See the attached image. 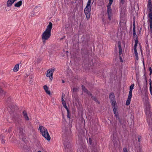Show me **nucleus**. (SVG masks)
<instances>
[{
    "instance_id": "nucleus-20",
    "label": "nucleus",
    "mask_w": 152,
    "mask_h": 152,
    "mask_svg": "<svg viewBox=\"0 0 152 152\" xmlns=\"http://www.w3.org/2000/svg\"><path fill=\"white\" fill-rule=\"evenodd\" d=\"M134 84H132L130 87V90L129 91V94L132 95V90L134 88Z\"/></svg>"
},
{
    "instance_id": "nucleus-21",
    "label": "nucleus",
    "mask_w": 152,
    "mask_h": 152,
    "mask_svg": "<svg viewBox=\"0 0 152 152\" xmlns=\"http://www.w3.org/2000/svg\"><path fill=\"white\" fill-rule=\"evenodd\" d=\"M19 68V64H16L13 69V70L15 72H17Z\"/></svg>"
},
{
    "instance_id": "nucleus-26",
    "label": "nucleus",
    "mask_w": 152,
    "mask_h": 152,
    "mask_svg": "<svg viewBox=\"0 0 152 152\" xmlns=\"http://www.w3.org/2000/svg\"><path fill=\"white\" fill-rule=\"evenodd\" d=\"M115 105L112 106L113 107V110L115 114L116 115V114H117V112H116V110L115 108Z\"/></svg>"
},
{
    "instance_id": "nucleus-6",
    "label": "nucleus",
    "mask_w": 152,
    "mask_h": 152,
    "mask_svg": "<svg viewBox=\"0 0 152 152\" xmlns=\"http://www.w3.org/2000/svg\"><path fill=\"white\" fill-rule=\"evenodd\" d=\"M91 6L86 5L84 10V12L87 19L90 17Z\"/></svg>"
},
{
    "instance_id": "nucleus-19",
    "label": "nucleus",
    "mask_w": 152,
    "mask_h": 152,
    "mask_svg": "<svg viewBox=\"0 0 152 152\" xmlns=\"http://www.w3.org/2000/svg\"><path fill=\"white\" fill-rule=\"evenodd\" d=\"M22 1L20 0L17 3L15 4L14 6L16 7H20L22 4Z\"/></svg>"
},
{
    "instance_id": "nucleus-25",
    "label": "nucleus",
    "mask_w": 152,
    "mask_h": 152,
    "mask_svg": "<svg viewBox=\"0 0 152 152\" xmlns=\"http://www.w3.org/2000/svg\"><path fill=\"white\" fill-rule=\"evenodd\" d=\"M135 44L134 46V49H137V46L138 43V40H134Z\"/></svg>"
},
{
    "instance_id": "nucleus-10",
    "label": "nucleus",
    "mask_w": 152,
    "mask_h": 152,
    "mask_svg": "<svg viewBox=\"0 0 152 152\" xmlns=\"http://www.w3.org/2000/svg\"><path fill=\"white\" fill-rule=\"evenodd\" d=\"M145 105V111L146 114L151 113H152L150 110V106L149 102L148 101H146Z\"/></svg>"
},
{
    "instance_id": "nucleus-54",
    "label": "nucleus",
    "mask_w": 152,
    "mask_h": 152,
    "mask_svg": "<svg viewBox=\"0 0 152 152\" xmlns=\"http://www.w3.org/2000/svg\"><path fill=\"white\" fill-rule=\"evenodd\" d=\"M122 53V51L121 52L119 51V55H121Z\"/></svg>"
},
{
    "instance_id": "nucleus-35",
    "label": "nucleus",
    "mask_w": 152,
    "mask_h": 152,
    "mask_svg": "<svg viewBox=\"0 0 152 152\" xmlns=\"http://www.w3.org/2000/svg\"><path fill=\"white\" fill-rule=\"evenodd\" d=\"M138 86L139 87L140 90L141 91L142 93L143 94V93L142 91V90H141V87H140V83H139L138 81Z\"/></svg>"
},
{
    "instance_id": "nucleus-51",
    "label": "nucleus",
    "mask_w": 152,
    "mask_h": 152,
    "mask_svg": "<svg viewBox=\"0 0 152 152\" xmlns=\"http://www.w3.org/2000/svg\"><path fill=\"white\" fill-rule=\"evenodd\" d=\"M148 3H152L151 0H148Z\"/></svg>"
},
{
    "instance_id": "nucleus-34",
    "label": "nucleus",
    "mask_w": 152,
    "mask_h": 152,
    "mask_svg": "<svg viewBox=\"0 0 152 152\" xmlns=\"http://www.w3.org/2000/svg\"><path fill=\"white\" fill-rule=\"evenodd\" d=\"M92 152H97V149L95 148H93L92 149Z\"/></svg>"
},
{
    "instance_id": "nucleus-8",
    "label": "nucleus",
    "mask_w": 152,
    "mask_h": 152,
    "mask_svg": "<svg viewBox=\"0 0 152 152\" xmlns=\"http://www.w3.org/2000/svg\"><path fill=\"white\" fill-rule=\"evenodd\" d=\"M116 118L118 119L119 121V123L118 124V126L124 128L125 127V123H126L125 121L123 118L119 117L118 116H117Z\"/></svg>"
},
{
    "instance_id": "nucleus-14",
    "label": "nucleus",
    "mask_w": 152,
    "mask_h": 152,
    "mask_svg": "<svg viewBox=\"0 0 152 152\" xmlns=\"http://www.w3.org/2000/svg\"><path fill=\"white\" fill-rule=\"evenodd\" d=\"M112 10L111 8H107V12L108 15V19L109 20H111V17L112 15Z\"/></svg>"
},
{
    "instance_id": "nucleus-56",
    "label": "nucleus",
    "mask_w": 152,
    "mask_h": 152,
    "mask_svg": "<svg viewBox=\"0 0 152 152\" xmlns=\"http://www.w3.org/2000/svg\"><path fill=\"white\" fill-rule=\"evenodd\" d=\"M62 83H65L64 81V80H62Z\"/></svg>"
},
{
    "instance_id": "nucleus-61",
    "label": "nucleus",
    "mask_w": 152,
    "mask_h": 152,
    "mask_svg": "<svg viewBox=\"0 0 152 152\" xmlns=\"http://www.w3.org/2000/svg\"><path fill=\"white\" fill-rule=\"evenodd\" d=\"M32 76H31V79H32Z\"/></svg>"
},
{
    "instance_id": "nucleus-33",
    "label": "nucleus",
    "mask_w": 152,
    "mask_h": 152,
    "mask_svg": "<svg viewBox=\"0 0 152 152\" xmlns=\"http://www.w3.org/2000/svg\"><path fill=\"white\" fill-rule=\"evenodd\" d=\"M91 0H88L86 5L91 6Z\"/></svg>"
},
{
    "instance_id": "nucleus-37",
    "label": "nucleus",
    "mask_w": 152,
    "mask_h": 152,
    "mask_svg": "<svg viewBox=\"0 0 152 152\" xmlns=\"http://www.w3.org/2000/svg\"><path fill=\"white\" fill-rule=\"evenodd\" d=\"M147 89L145 87L144 88V91H143V93H144L145 94H146V93L147 92Z\"/></svg>"
},
{
    "instance_id": "nucleus-22",
    "label": "nucleus",
    "mask_w": 152,
    "mask_h": 152,
    "mask_svg": "<svg viewBox=\"0 0 152 152\" xmlns=\"http://www.w3.org/2000/svg\"><path fill=\"white\" fill-rule=\"evenodd\" d=\"M5 92L3 91L2 89L0 88V95L1 96V97H4L5 96Z\"/></svg>"
},
{
    "instance_id": "nucleus-44",
    "label": "nucleus",
    "mask_w": 152,
    "mask_h": 152,
    "mask_svg": "<svg viewBox=\"0 0 152 152\" xmlns=\"http://www.w3.org/2000/svg\"><path fill=\"white\" fill-rule=\"evenodd\" d=\"M141 138V136H139V137H138V141L139 142H140Z\"/></svg>"
},
{
    "instance_id": "nucleus-46",
    "label": "nucleus",
    "mask_w": 152,
    "mask_h": 152,
    "mask_svg": "<svg viewBox=\"0 0 152 152\" xmlns=\"http://www.w3.org/2000/svg\"><path fill=\"white\" fill-rule=\"evenodd\" d=\"M123 150L124 151V152L127 151V149L126 148H123Z\"/></svg>"
},
{
    "instance_id": "nucleus-50",
    "label": "nucleus",
    "mask_w": 152,
    "mask_h": 152,
    "mask_svg": "<svg viewBox=\"0 0 152 152\" xmlns=\"http://www.w3.org/2000/svg\"><path fill=\"white\" fill-rule=\"evenodd\" d=\"M135 56H136V59L137 60H138V55Z\"/></svg>"
},
{
    "instance_id": "nucleus-23",
    "label": "nucleus",
    "mask_w": 152,
    "mask_h": 152,
    "mask_svg": "<svg viewBox=\"0 0 152 152\" xmlns=\"http://www.w3.org/2000/svg\"><path fill=\"white\" fill-rule=\"evenodd\" d=\"M113 0H109V2L107 5V8H111V5L112 4Z\"/></svg>"
},
{
    "instance_id": "nucleus-3",
    "label": "nucleus",
    "mask_w": 152,
    "mask_h": 152,
    "mask_svg": "<svg viewBox=\"0 0 152 152\" xmlns=\"http://www.w3.org/2000/svg\"><path fill=\"white\" fill-rule=\"evenodd\" d=\"M147 7L149 10L148 17L149 18L150 28H152V3H148Z\"/></svg>"
},
{
    "instance_id": "nucleus-43",
    "label": "nucleus",
    "mask_w": 152,
    "mask_h": 152,
    "mask_svg": "<svg viewBox=\"0 0 152 152\" xmlns=\"http://www.w3.org/2000/svg\"><path fill=\"white\" fill-rule=\"evenodd\" d=\"M5 140H4L3 139H2L1 140V143L2 144H4L5 143Z\"/></svg>"
},
{
    "instance_id": "nucleus-30",
    "label": "nucleus",
    "mask_w": 152,
    "mask_h": 152,
    "mask_svg": "<svg viewBox=\"0 0 152 152\" xmlns=\"http://www.w3.org/2000/svg\"><path fill=\"white\" fill-rule=\"evenodd\" d=\"M118 48L119 50V51L121 52L122 51V49L121 47V43H120L119 42H118Z\"/></svg>"
},
{
    "instance_id": "nucleus-9",
    "label": "nucleus",
    "mask_w": 152,
    "mask_h": 152,
    "mask_svg": "<svg viewBox=\"0 0 152 152\" xmlns=\"http://www.w3.org/2000/svg\"><path fill=\"white\" fill-rule=\"evenodd\" d=\"M109 98L110 100V102L112 106L116 105V103L115 101V98L114 93H112L109 95Z\"/></svg>"
},
{
    "instance_id": "nucleus-27",
    "label": "nucleus",
    "mask_w": 152,
    "mask_h": 152,
    "mask_svg": "<svg viewBox=\"0 0 152 152\" xmlns=\"http://www.w3.org/2000/svg\"><path fill=\"white\" fill-rule=\"evenodd\" d=\"M151 82L149 83L150 85V87H149V89H150V92L151 94V95H152V87L151 86Z\"/></svg>"
},
{
    "instance_id": "nucleus-29",
    "label": "nucleus",
    "mask_w": 152,
    "mask_h": 152,
    "mask_svg": "<svg viewBox=\"0 0 152 152\" xmlns=\"http://www.w3.org/2000/svg\"><path fill=\"white\" fill-rule=\"evenodd\" d=\"M133 37L134 40H138L137 36L136 34H133Z\"/></svg>"
},
{
    "instance_id": "nucleus-36",
    "label": "nucleus",
    "mask_w": 152,
    "mask_h": 152,
    "mask_svg": "<svg viewBox=\"0 0 152 152\" xmlns=\"http://www.w3.org/2000/svg\"><path fill=\"white\" fill-rule=\"evenodd\" d=\"M134 49V54L135 55V56L138 55V53L137 51V49Z\"/></svg>"
},
{
    "instance_id": "nucleus-2",
    "label": "nucleus",
    "mask_w": 152,
    "mask_h": 152,
    "mask_svg": "<svg viewBox=\"0 0 152 152\" xmlns=\"http://www.w3.org/2000/svg\"><path fill=\"white\" fill-rule=\"evenodd\" d=\"M39 129L42 135L48 141L50 140V137L46 128L42 126H40L39 127Z\"/></svg>"
},
{
    "instance_id": "nucleus-13",
    "label": "nucleus",
    "mask_w": 152,
    "mask_h": 152,
    "mask_svg": "<svg viewBox=\"0 0 152 152\" xmlns=\"http://www.w3.org/2000/svg\"><path fill=\"white\" fill-rule=\"evenodd\" d=\"M54 72V69H49L47 71V73L46 76L47 77H49L50 80H52L53 77V75Z\"/></svg>"
},
{
    "instance_id": "nucleus-42",
    "label": "nucleus",
    "mask_w": 152,
    "mask_h": 152,
    "mask_svg": "<svg viewBox=\"0 0 152 152\" xmlns=\"http://www.w3.org/2000/svg\"><path fill=\"white\" fill-rule=\"evenodd\" d=\"M133 28H135V20H134L133 21Z\"/></svg>"
},
{
    "instance_id": "nucleus-58",
    "label": "nucleus",
    "mask_w": 152,
    "mask_h": 152,
    "mask_svg": "<svg viewBox=\"0 0 152 152\" xmlns=\"http://www.w3.org/2000/svg\"><path fill=\"white\" fill-rule=\"evenodd\" d=\"M37 152H42L41 151H38Z\"/></svg>"
},
{
    "instance_id": "nucleus-15",
    "label": "nucleus",
    "mask_w": 152,
    "mask_h": 152,
    "mask_svg": "<svg viewBox=\"0 0 152 152\" xmlns=\"http://www.w3.org/2000/svg\"><path fill=\"white\" fill-rule=\"evenodd\" d=\"M23 114L25 119L26 121H28L29 119L26 111V110H24L23 112Z\"/></svg>"
},
{
    "instance_id": "nucleus-11",
    "label": "nucleus",
    "mask_w": 152,
    "mask_h": 152,
    "mask_svg": "<svg viewBox=\"0 0 152 152\" xmlns=\"http://www.w3.org/2000/svg\"><path fill=\"white\" fill-rule=\"evenodd\" d=\"M82 87L83 91L85 92L89 96H91V97L92 99H93L95 97V96L93 95L92 94L90 91H88V90L84 86L82 85Z\"/></svg>"
},
{
    "instance_id": "nucleus-39",
    "label": "nucleus",
    "mask_w": 152,
    "mask_h": 152,
    "mask_svg": "<svg viewBox=\"0 0 152 152\" xmlns=\"http://www.w3.org/2000/svg\"><path fill=\"white\" fill-rule=\"evenodd\" d=\"M77 89L76 88H74L73 89V91L74 92H76L77 91Z\"/></svg>"
},
{
    "instance_id": "nucleus-63",
    "label": "nucleus",
    "mask_w": 152,
    "mask_h": 152,
    "mask_svg": "<svg viewBox=\"0 0 152 152\" xmlns=\"http://www.w3.org/2000/svg\"><path fill=\"white\" fill-rule=\"evenodd\" d=\"M93 2H94V1L92 2V4L93 3Z\"/></svg>"
},
{
    "instance_id": "nucleus-24",
    "label": "nucleus",
    "mask_w": 152,
    "mask_h": 152,
    "mask_svg": "<svg viewBox=\"0 0 152 152\" xmlns=\"http://www.w3.org/2000/svg\"><path fill=\"white\" fill-rule=\"evenodd\" d=\"M63 105L64 106V107L66 108V109L67 110V112H69V109H68V107H67L66 104V102H63L62 103Z\"/></svg>"
},
{
    "instance_id": "nucleus-41",
    "label": "nucleus",
    "mask_w": 152,
    "mask_h": 152,
    "mask_svg": "<svg viewBox=\"0 0 152 152\" xmlns=\"http://www.w3.org/2000/svg\"><path fill=\"white\" fill-rule=\"evenodd\" d=\"M121 3L122 4H124V0H120Z\"/></svg>"
},
{
    "instance_id": "nucleus-47",
    "label": "nucleus",
    "mask_w": 152,
    "mask_h": 152,
    "mask_svg": "<svg viewBox=\"0 0 152 152\" xmlns=\"http://www.w3.org/2000/svg\"><path fill=\"white\" fill-rule=\"evenodd\" d=\"M67 112V117L68 118H70V117L69 116V112Z\"/></svg>"
},
{
    "instance_id": "nucleus-45",
    "label": "nucleus",
    "mask_w": 152,
    "mask_h": 152,
    "mask_svg": "<svg viewBox=\"0 0 152 152\" xmlns=\"http://www.w3.org/2000/svg\"><path fill=\"white\" fill-rule=\"evenodd\" d=\"M61 101L62 103H63V102H65V101L64 100V99H63V97H62L61 98Z\"/></svg>"
},
{
    "instance_id": "nucleus-40",
    "label": "nucleus",
    "mask_w": 152,
    "mask_h": 152,
    "mask_svg": "<svg viewBox=\"0 0 152 152\" xmlns=\"http://www.w3.org/2000/svg\"><path fill=\"white\" fill-rule=\"evenodd\" d=\"M149 71L150 72V75H151V73H152V71L151 68V67H150L149 68Z\"/></svg>"
},
{
    "instance_id": "nucleus-28",
    "label": "nucleus",
    "mask_w": 152,
    "mask_h": 152,
    "mask_svg": "<svg viewBox=\"0 0 152 152\" xmlns=\"http://www.w3.org/2000/svg\"><path fill=\"white\" fill-rule=\"evenodd\" d=\"M52 23L50 22L49 24L47 26V28H52Z\"/></svg>"
},
{
    "instance_id": "nucleus-5",
    "label": "nucleus",
    "mask_w": 152,
    "mask_h": 152,
    "mask_svg": "<svg viewBox=\"0 0 152 152\" xmlns=\"http://www.w3.org/2000/svg\"><path fill=\"white\" fill-rule=\"evenodd\" d=\"M9 108L10 109V112L11 115L14 117H16L19 114L17 111L18 110V107L16 106L13 105L10 106Z\"/></svg>"
},
{
    "instance_id": "nucleus-60",
    "label": "nucleus",
    "mask_w": 152,
    "mask_h": 152,
    "mask_svg": "<svg viewBox=\"0 0 152 152\" xmlns=\"http://www.w3.org/2000/svg\"><path fill=\"white\" fill-rule=\"evenodd\" d=\"M65 37V36H64L63 38V39Z\"/></svg>"
},
{
    "instance_id": "nucleus-48",
    "label": "nucleus",
    "mask_w": 152,
    "mask_h": 152,
    "mask_svg": "<svg viewBox=\"0 0 152 152\" xmlns=\"http://www.w3.org/2000/svg\"><path fill=\"white\" fill-rule=\"evenodd\" d=\"M133 34H136L135 29H133Z\"/></svg>"
},
{
    "instance_id": "nucleus-38",
    "label": "nucleus",
    "mask_w": 152,
    "mask_h": 152,
    "mask_svg": "<svg viewBox=\"0 0 152 152\" xmlns=\"http://www.w3.org/2000/svg\"><path fill=\"white\" fill-rule=\"evenodd\" d=\"M93 99L96 102H98V103H99V102H98V100L97 99L96 97Z\"/></svg>"
},
{
    "instance_id": "nucleus-49",
    "label": "nucleus",
    "mask_w": 152,
    "mask_h": 152,
    "mask_svg": "<svg viewBox=\"0 0 152 152\" xmlns=\"http://www.w3.org/2000/svg\"><path fill=\"white\" fill-rule=\"evenodd\" d=\"M11 128H12L10 127V129H8V132H10L11 131Z\"/></svg>"
},
{
    "instance_id": "nucleus-59",
    "label": "nucleus",
    "mask_w": 152,
    "mask_h": 152,
    "mask_svg": "<svg viewBox=\"0 0 152 152\" xmlns=\"http://www.w3.org/2000/svg\"><path fill=\"white\" fill-rule=\"evenodd\" d=\"M65 37V36H64L63 38V39Z\"/></svg>"
},
{
    "instance_id": "nucleus-17",
    "label": "nucleus",
    "mask_w": 152,
    "mask_h": 152,
    "mask_svg": "<svg viewBox=\"0 0 152 152\" xmlns=\"http://www.w3.org/2000/svg\"><path fill=\"white\" fill-rule=\"evenodd\" d=\"M44 89L47 94L50 95V92L48 90V88L46 85H45L43 86Z\"/></svg>"
},
{
    "instance_id": "nucleus-12",
    "label": "nucleus",
    "mask_w": 152,
    "mask_h": 152,
    "mask_svg": "<svg viewBox=\"0 0 152 152\" xmlns=\"http://www.w3.org/2000/svg\"><path fill=\"white\" fill-rule=\"evenodd\" d=\"M18 130L20 138H23V137L25 132L23 129L20 127H19Z\"/></svg>"
},
{
    "instance_id": "nucleus-53",
    "label": "nucleus",
    "mask_w": 152,
    "mask_h": 152,
    "mask_svg": "<svg viewBox=\"0 0 152 152\" xmlns=\"http://www.w3.org/2000/svg\"><path fill=\"white\" fill-rule=\"evenodd\" d=\"M64 96H65L64 94V93H63L62 95V97H63H63Z\"/></svg>"
},
{
    "instance_id": "nucleus-16",
    "label": "nucleus",
    "mask_w": 152,
    "mask_h": 152,
    "mask_svg": "<svg viewBox=\"0 0 152 152\" xmlns=\"http://www.w3.org/2000/svg\"><path fill=\"white\" fill-rule=\"evenodd\" d=\"M132 95L129 94L127 98V100L126 102V105H129L131 99L132 98Z\"/></svg>"
},
{
    "instance_id": "nucleus-64",
    "label": "nucleus",
    "mask_w": 152,
    "mask_h": 152,
    "mask_svg": "<svg viewBox=\"0 0 152 152\" xmlns=\"http://www.w3.org/2000/svg\"><path fill=\"white\" fill-rule=\"evenodd\" d=\"M128 152L127 151H126V152Z\"/></svg>"
},
{
    "instance_id": "nucleus-57",
    "label": "nucleus",
    "mask_w": 152,
    "mask_h": 152,
    "mask_svg": "<svg viewBox=\"0 0 152 152\" xmlns=\"http://www.w3.org/2000/svg\"><path fill=\"white\" fill-rule=\"evenodd\" d=\"M63 39V38H61L60 39V40H62Z\"/></svg>"
},
{
    "instance_id": "nucleus-1",
    "label": "nucleus",
    "mask_w": 152,
    "mask_h": 152,
    "mask_svg": "<svg viewBox=\"0 0 152 152\" xmlns=\"http://www.w3.org/2000/svg\"><path fill=\"white\" fill-rule=\"evenodd\" d=\"M64 128H63V132H64L63 134V140L65 150L66 152H68L71 148L72 143L69 141L68 137L69 134L71 132L67 131L65 127Z\"/></svg>"
},
{
    "instance_id": "nucleus-62",
    "label": "nucleus",
    "mask_w": 152,
    "mask_h": 152,
    "mask_svg": "<svg viewBox=\"0 0 152 152\" xmlns=\"http://www.w3.org/2000/svg\"><path fill=\"white\" fill-rule=\"evenodd\" d=\"M52 100H54V99H52Z\"/></svg>"
},
{
    "instance_id": "nucleus-7",
    "label": "nucleus",
    "mask_w": 152,
    "mask_h": 152,
    "mask_svg": "<svg viewBox=\"0 0 152 152\" xmlns=\"http://www.w3.org/2000/svg\"><path fill=\"white\" fill-rule=\"evenodd\" d=\"M126 20L125 18L122 17L121 18L120 22L119 23V27L120 28H126Z\"/></svg>"
},
{
    "instance_id": "nucleus-31",
    "label": "nucleus",
    "mask_w": 152,
    "mask_h": 152,
    "mask_svg": "<svg viewBox=\"0 0 152 152\" xmlns=\"http://www.w3.org/2000/svg\"><path fill=\"white\" fill-rule=\"evenodd\" d=\"M87 142H89V144L90 145H91L92 143V140L91 138H89L88 140H87Z\"/></svg>"
},
{
    "instance_id": "nucleus-18",
    "label": "nucleus",
    "mask_w": 152,
    "mask_h": 152,
    "mask_svg": "<svg viewBox=\"0 0 152 152\" xmlns=\"http://www.w3.org/2000/svg\"><path fill=\"white\" fill-rule=\"evenodd\" d=\"M14 2L12 0H8L7 2V6L8 7H10Z\"/></svg>"
},
{
    "instance_id": "nucleus-52",
    "label": "nucleus",
    "mask_w": 152,
    "mask_h": 152,
    "mask_svg": "<svg viewBox=\"0 0 152 152\" xmlns=\"http://www.w3.org/2000/svg\"><path fill=\"white\" fill-rule=\"evenodd\" d=\"M120 59L121 60V62H122L123 61L122 60V58H121V56H120Z\"/></svg>"
},
{
    "instance_id": "nucleus-55",
    "label": "nucleus",
    "mask_w": 152,
    "mask_h": 152,
    "mask_svg": "<svg viewBox=\"0 0 152 152\" xmlns=\"http://www.w3.org/2000/svg\"><path fill=\"white\" fill-rule=\"evenodd\" d=\"M149 31L151 33H152V29H150Z\"/></svg>"
},
{
    "instance_id": "nucleus-4",
    "label": "nucleus",
    "mask_w": 152,
    "mask_h": 152,
    "mask_svg": "<svg viewBox=\"0 0 152 152\" xmlns=\"http://www.w3.org/2000/svg\"><path fill=\"white\" fill-rule=\"evenodd\" d=\"M51 29H46L43 33L42 35V39L44 41L48 40L51 35Z\"/></svg>"
},
{
    "instance_id": "nucleus-32",
    "label": "nucleus",
    "mask_w": 152,
    "mask_h": 152,
    "mask_svg": "<svg viewBox=\"0 0 152 152\" xmlns=\"http://www.w3.org/2000/svg\"><path fill=\"white\" fill-rule=\"evenodd\" d=\"M86 35H83V37H82V38L83 39V41H87L88 39H86L85 38V37H86Z\"/></svg>"
}]
</instances>
